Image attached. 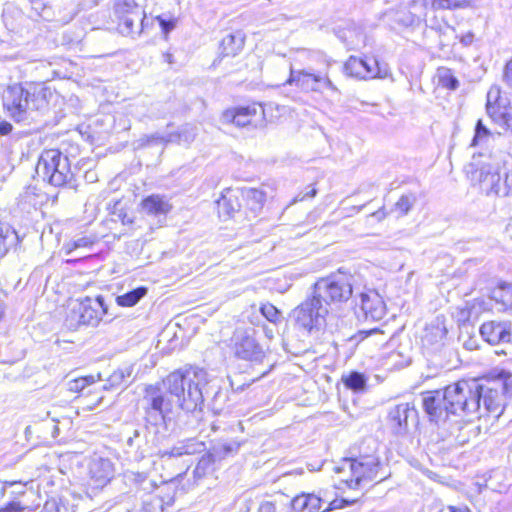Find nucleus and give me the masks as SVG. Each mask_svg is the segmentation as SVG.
I'll return each mask as SVG.
<instances>
[{"instance_id": "nucleus-45", "label": "nucleus", "mask_w": 512, "mask_h": 512, "mask_svg": "<svg viewBox=\"0 0 512 512\" xmlns=\"http://www.w3.org/2000/svg\"><path fill=\"white\" fill-rule=\"evenodd\" d=\"M502 105L500 101V88L498 86H492L487 93L486 111L488 112L489 106Z\"/></svg>"}, {"instance_id": "nucleus-48", "label": "nucleus", "mask_w": 512, "mask_h": 512, "mask_svg": "<svg viewBox=\"0 0 512 512\" xmlns=\"http://www.w3.org/2000/svg\"><path fill=\"white\" fill-rule=\"evenodd\" d=\"M125 478L137 485H143L147 480V474L144 472L127 471L125 473Z\"/></svg>"}, {"instance_id": "nucleus-55", "label": "nucleus", "mask_w": 512, "mask_h": 512, "mask_svg": "<svg viewBox=\"0 0 512 512\" xmlns=\"http://www.w3.org/2000/svg\"><path fill=\"white\" fill-rule=\"evenodd\" d=\"M12 131V125L9 122H0V135H8Z\"/></svg>"}, {"instance_id": "nucleus-35", "label": "nucleus", "mask_w": 512, "mask_h": 512, "mask_svg": "<svg viewBox=\"0 0 512 512\" xmlns=\"http://www.w3.org/2000/svg\"><path fill=\"white\" fill-rule=\"evenodd\" d=\"M114 11L118 18L125 17L129 14H135L142 11L141 8L135 3L134 0H115Z\"/></svg>"}, {"instance_id": "nucleus-17", "label": "nucleus", "mask_w": 512, "mask_h": 512, "mask_svg": "<svg viewBox=\"0 0 512 512\" xmlns=\"http://www.w3.org/2000/svg\"><path fill=\"white\" fill-rule=\"evenodd\" d=\"M196 135L197 128L191 124H185L177 132H171L165 135H161L158 133L146 135L139 140V146H144L151 142L177 143L188 146L195 140Z\"/></svg>"}, {"instance_id": "nucleus-16", "label": "nucleus", "mask_w": 512, "mask_h": 512, "mask_svg": "<svg viewBox=\"0 0 512 512\" xmlns=\"http://www.w3.org/2000/svg\"><path fill=\"white\" fill-rule=\"evenodd\" d=\"M358 317L368 321H379L386 314L385 303L378 292L368 290L359 294Z\"/></svg>"}, {"instance_id": "nucleus-56", "label": "nucleus", "mask_w": 512, "mask_h": 512, "mask_svg": "<svg viewBox=\"0 0 512 512\" xmlns=\"http://www.w3.org/2000/svg\"><path fill=\"white\" fill-rule=\"evenodd\" d=\"M437 512H470V510L467 507H454L449 506L447 509H439Z\"/></svg>"}, {"instance_id": "nucleus-37", "label": "nucleus", "mask_w": 512, "mask_h": 512, "mask_svg": "<svg viewBox=\"0 0 512 512\" xmlns=\"http://www.w3.org/2000/svg\"><path fill=\"white\" fill-rule=\"evenodd\" d=\"M345 386L355 392L363 391L366 387L367 379L360 372H351L348 376L343 377Z\"/></svg>"}, {"instance_id": "nucleus-42", "label": "nucleus", "mask_w": 512, "mask_h": 512, "mask_svg": "<svg viewBox=\"0 0 512 512\" xmlns=\"http://www.w3.org/2000/svg\"><path fill=\"white\" fill-rule=\"evenodd\" d=\"M415 202L416 197L413 194L402 195L396 202L395 207L402 215H406Z\"/></svg>"}, {"instance_id": "nucleus-43", "label": "nucleus", "mask_w": 512, "mask_h": 512, "mask_svg": "<svg viewBox=\"0 0 512 512\" xmlns=\"http://www.w3.org/2000/svg\"><path fill=\"white\" fill-rule=\"evenodd\" d=\"M93 240L88 237H82L72 242L65 244L64 249L66 255H70L72 252L77 250L78 248H89L93 245Z\"/></svg>"}, {"instance_id": "nucleus-44", "label": "nucleus", "mask_w": 512, "mask_h": 512, "mask_svg": "<svg viewBox=\"0 0 512 512\" xmlns=\"http://www.w3.org/2000/svg\"><path fill=\"white\" fill-rule=\"evenodd\" d=\"M489 135L490 131L488 130V128L483 124L482 120H478L475 127V135L472 140V145H478L480 142L487 139Z\"/></svg>"}, {"instance_id": "nucleus-18", "label": "nucleus", "mask_w": 512, "mask_h": 512, "mask_svg": "<svg viewBox=\"0 0 512 512\" xmlns=\"http://www.w3.org/2000/svg\"><path fill=\"white\" fill-rule=\"evenodd\" d=\"M234 349L236 356L244 360L260 362L265 356L262 346L247 333H238L235 336Z\"/></svg>"}, {"instance_id": "nucleus-51", "label": "nucleus", "mask_w": 512, "mask_h": 512, "mask_svg": "<svg viewBox=\"0 0 512 512\" xmlns=\"http://www.w3.org/2000/svg\"><path fill=\"white\" fill-rule=\"evenodd\" d=\"M24 507L17 501H12L0 509V512H22Z\"/></svg>"}, {"instance_id": "nucleus-41", "label": "nucleus", "mask_w": 512, "mask_h": 512, "mask_svg": "<svg viewBox=\"0 0 512 512\" xmlns=\"http://www.w3.org/2000/svg\"><path fill=\"white\" fill-rule=\"evenodd\" d=\"M95 382L94 376L80 377L69 381L68 387L72 392H81Z\"/></svg>"}, {"instance_id": "nucleus-12", "label": "nucleus", "mask_w": 512, "mask_h": 512, "mask_svg": "<svg viewBox=\"0 0 512 512\" xmlns=\"http://www.w3.org/2000/svg\"><path fill=\"white\" fill-rule=\"evenodd\" d=\"M223 119L227 122H233L239 127L251 126L258 129L264 128L266 125L265 110L261 104L256 103L226 110L223 113Z\"/></svg>"}, {"instance_id": "nucleus-61", "label": "nucleus", "mask_w": 512, "mask_h": 512, "mask_svg": "<svg viewBox=\"0 0 512 512\" xmlns=\"http://www.w3.org/2000/svg\"><path fill=\"white\" fill-rule=\"evenodd\" d=\"M506 233L509 236V238L512 239V219L509 221V223L506 226Z\"/></svg>"}, {"instance_id": "nucleus-10", "label": "nucleus", "mask_w": 512, "mask_h": 512, "mask_svg": "<svg viewBox=\"0 0 512 512\" xmlns=\"http://www.w3.org/2000/svg\"><path fill=\"white\" fill-rule=\"evenodd\" d=\"M324 66V69L318 70L312 67L295 70L291 67L287 83L294 84L306 92H320L322 88L337 91V87L328 76V63L325 62Z\"/></svg>"}, {"instance_id": "nucleus-22", "label": "nucleus", "mask_w": 512, "mask_h": 512, "mask_svg": "<svg viewBox=\"0 0 512 512\" xmlns=\"http://www.w3.org/2000/svg\"><path fill=\"white\" fill-rule=\"evenodd\" d=\"M90 475L97 486H104L113 476L112 463L108 459H95L90 464Z\"/></svg>"}, {"instance_id": "nucleus-58", "label": "nucleus", "mask_w": 512, "mask_h": 512, "mask_svg": "<svg viewBox=\"0 0 512 512\" xmlns=\"http://www.w3.org/2000/svg\"><path fill=\"white\" fill-rule=\"evenodd\" d=\"M443 421L444 425L446 426V429L449 432V435L451 436V431H454V423H450L449 421H447V418H445ZM455 433H458V430H455Z\"/></svg>"}, {"instance_id": "nucleus-40", "label": "nucleus", "mask_w": 512, "mask_h": 512, "mask_svg": "<svg viewBox=\"0 0 512 512\" xmlns=\"http://www.w3.org/2000/svg\"><path fill=\"white\" fill-rule=\"evenodd\" d=\"M260 311L262 315L272 323H278L279 321H281V312L270 303L263 304L260 308Z\"/></svg>"}, {"instance_id": "nucleus-20", "label": "nucleus", "mask_w": 512, "mask_h": 512, "mask_svg": "<svg viewBox=\"0 0 512 512\" xmlns=\"http://www.w3.org/2000/svg\"><path fill=\"white\" fill-rule=\"evenodd\" d=\"M205 449L204 443L194 438L178 442L170 449H159L158 455L161 458L181 457L183 455H193L200 453Z\"/></svg>"}, {"instance_id": "nucleus-49", "label": "nucleus", "mask_w": 512, "mask_h": 512, "mask_svg": "<svg viewBox=\"0 0 512 512\" xmlns=\"http://www.w3.org/2000/svg\"><path fill=\"white\" fill-rule=\"evenodd\" d=\"M503 81L508 87L512 88V59L504 67Z\"/></svg>"}, {"instance_id": "nucleus-28", "label": "nucleus", "mask_w": 512, "mask_h": 512, "mask_svg": "<svg viewBox=\"0 0 512 512\" xmlns=\"http://www.w3.org/2000/svg\"><path fill=\"white\" fill-rule=\"evenodd\" d=\"M240 204L237 196L233 195L231 191L223 194L217 201V209L220 217L230 218L235 212L239 211Z\"/></svg>"}, {"instance_id": "nucleus-29", "label": "nucleus", "mask_w": 512, "mask_h": 512, "mask_svg": "<svg viewBox=\"0 0 512 512\" xmlns=\"http://www.w3.org/2000/svg\"><path fill=\"white\" fill-rule=\"evenodd\" d=\"M132 374L131 367H124L115 370L102 386L104 390L117 389L127 382Z\"/></svg>"}, {"instance_id": "nucleus-50", "label": "nucleus", "mask_w": 512, "mask_h": 512, "mask_svg": "<svg viewBox=\"0 0 512 512\" xmlns=\"http://www.w3.org/2000/svg\"><path fill=\"white\" fill-rule=\"evenodd\" d=\"M158 21H159V24L163 30L164 33H169L171 30L174 29L175 27V20L173 19H170V20H166L162 17H157Z\"/></svg>"}, {"instance_id": "nucleus-4", "label": "nucleus", "mask_w": 512, "mask_h": 512, "mask_svg": "<svg viewBox=\"0 0 512 512\" xmlns=\"http://www.w3.org/2000/svg\"><path fill=\"white\" fill-rule=\"evenodd\" d=\"M36 173L54 187H76L69 158L58 149H48L41 153Z\"/></svg>"}, {"instance_id": "nucleus-19", "label": "nucleus", "mask_w": 512, "mask_h": 512, "mask_svg": "<svg viewBox=\"0 0 512 512\" xmlns=\"http://www.w3.org/2000/svg\"><path fill=\"white\" fill-rule=\"evenodd\" d=\"M510 322L503 321H489L485 322L480 327V334L482 338L492 344L497 345L505 342H509V326Z\"/></svg>"}, {"instance_id": "nucleus-47", "label": "nucleus", "mask_w": 512, "mask_h": 512, "mask_svg": "<svg viewBox=\"0 0 512 512\" xmlns=\"http://www.w3.org/2000/svg\"><path fill=\"white\" fill-rule=\"evenodd\" d=\"M440 82L442 86L450 90H456L459 85L457 78L451 75L448 71L440 77Z\"/></svg>"}, {"instance_id": "nucleus-60", "label": "nucleus", "mask_w": 512, "mask_h": 512, "mask_svg": "<svg viewBox=\"0 0 512 512\" xmlns=\"http://www.w3.org/2000/svg\"><path fill=\"white\" fill-rule=\"evenodd\" d=\"M339 475V482L340 483H344L345 482L343 480H341V478H350L351 477V473L349 471H346L344 473H337Z\"/></svg>"}, {"instance_id": "nucleus-64", "label": "nucleus", "mask_w": 512, "mask_h": 512, "mask_svg": "<svg viewBox=\"0 0 512 512\" xmlns=\"http://www.w3.org/2000/svg\"><path fill=\"white\" fill-rule=\"evenodd\" d=\"M509 334H510V335H509V336H510V337H509L510 339H509V342H508V343H512V325H511V324H510V326H509Z\"/></svg>"}, {"instance_id": "nucleus-3", "label": "nucleus", "mask_w": 512, "mask_h": 512, "mask_svg": "<svg viewBox=\"0 0 512 512\" xmlns=\"http://www.w3.org/2000/svg\"><path fill=\"white\" fill-rule=\"evenodd\" d=\"M53 93L43 83H29L26 86H9L3 95V106L8 116L16 122L34 119V113L44 111Z\"/></svg>"}, {"instance_id": "nucleus-53", "label": "nucleus", "mask_w": 512, "mask_h": 512, "mask_svg": "<svg viewBox=\"0 0 512 512\" xmlns=\"http://www.w3.org/2000/svg\"><path fill=\"white\" fill-rule=\"evenodd\" d=\"M276 504L272 501H264L260 504L258 512H277Z\"/></svg>"}, {"instance_id": "nucleus-54", "label": "nucleus", "mask_w": 512, "mask_h": 512, "mask_svg": "<svg viewBox=\"0 0 512 512\" xmlns=\"http://www.w3.org/2000/svg\"><path fill=\"white\" fill-rule=\"evenodd\" d=\"M226 398V394L221 392V391H218L215 393V396L213 398V401H212V409L215 413H220L222 410H223V407H220L217 405V402L220 400V399H225Z\"/></svg>"}, {"instance_id": "nucleus-57", "label": "nucleus", "mask_w": 512, "mask_h": 512, "mask_svg": "<svg viewBox=\"0 0 512 512\" xmlns=\"http://www.w3.org/2000/svg\"><path fill=\"white\" fill-rule=\"evenodd\" d=\"M474 35L472 32H468L467 34L463 35L460 38V42L465 45L469 46L473 42Z\"/></svg>"}, {"instance_id": "nucleus-30", "label": "nucleus", "mask_w": 512, "mask_h": 512, "mask_svg": "<svg viewBox=\"0 0 512 512\" xmlns=\"http://www.w3.org/2000/svg\"><path fill=\"white\" fill-rule=\"evenodd\" d=\"M240 446L241 443L236 440L229 442H219L213 446L211 453L215 459H222L227 456L236 454Z\"/></svg>"}, {"instance_id": "nucleus-59", "label": "nucleus", "mask_w": 512, "mask_h": 512, "mask_svg": "<svg viewBox=\"0 0 512 512\" xmlns=\"http://www.w3.org/2000/svg\"><path fill=\"white\" fill-rule=\"evenodd\" d=\"M15 484H18L21 488V490L18 491L19 494H24L25 493V490H24V487L25 485L24 484H21V483H16V482H5V486H12V485H15Z\"/></svg>"}, {"instance_id": "nucleus-26", "label": "nucleus", "mask_w": 512, "mask_h": 512, "mask_svg": "<svg viewBox=\"0 0 512 512\" xmlns=\"http://www.w3.org/2000/svg\"><path fill=\"white\" fill-rule=\"evenodd\" d=\"M244 46V36L241 32L226 35L220 44L224 56H235Z\"/></svg>"}, {"instance_id": "nucleus-36", "label": "nucleus", "mask_w": 512, "mask_h": 512, "mask_svg": "<svg viewBox=\"0 0 512 512\" xmlns=\"http://www.w3.org/2000/svg\"><path fill=\"white\" fill-rule=\"evenodd\" d=\"M215 461L216 459L211 452L203 455L194 469V477L196 479L205 477L209 472L212 471V466Z\"/></svg>"}, {"instance_id": "nucleus-24", "label": "nucleus", "mask_w": 512, "mask_h": 512, "mask_svg": "<svg viewBox=\"0 0 512 512\" xmlns=\"http://www.w3.org/2000/svg\"><path fill=\"white\" fill-rule=\"evenodd\" d=\"M489 117L505 130L512 129V106L498 105L488 107Z\"/></svg>"}, {"instance_id": "nucleus-7", "label": "nucleus", "mask_w": 512, "mask_h": 512, "mask_svg": "<svg viewBox=\"0 0 512 512\" xmlns=\"http://www.w3.org/2000/svg\"><path fill=\"white\" fill-rule=\"evenodd\" d=\"M381 464L374 455L361 456L357 459L345 458L334 467L335 473L349 471L350 478H341L347 487L355 489L364 481L376 480L379 476Z\"/></svg>"}, {"instance_id": "nucleus-52", "label": "nucleus", "mask_w": 512, "mask_h": 512, "mask_svg": "<svg viewBox=\"0 0 512 512\" xmlns=\"http://www.w3.org/2000/svg\"><path fill=\"white\" fill-rule=\"evenodd\" d=\"M305 193H299L295 198L294 202L303 201L307 198H313L317 194V190L314 187H308Z\"/></svg>"}, {"instance_id": "nucleus-8", "label": "nucleus", "mask_w": 512, "mask_h": 512, "mask_svg": "<svg viewBox=\"0 0 512 512\" xmlns=\"http://www.w3.org/2000/svg\"><path fill=\"white\" fill-rule=\"evenodd\" d=\"M107 311L108 307L103 296L86 297L73 305L66 322L71 328H76L79 325L95 327L101 321L102 316L107 314Z\"/></svg>"}, {"instance_id": "nucleus-6", "label": "nucleus", "mask_w": 512, "mask_h": 512, "mask_svg": "<svg viewBox=\"0 0 512 512\" xmlns=\"http://www.w3.org/2000/svg\"><path fill=\"white\" fill-rule=\"evenodd\" d=\"M145 406L146 427L150 431L154 429L156 435L160 434L161 429L167 430V421L170 420L172 412V400L167 398L162 391L155 386H148L145 389L143 398Z\"/></svg>"}, {"instance_id": "nucleus-2", "label": "nucleus", "mask_w": 512, "mask_h": 512, "mask_svg": "<svg viewBox=\"0 0 512 512\" xmlns=\"http://www.w3.org/2000/svg\"><path fill=\"white\" fill-rule=\"evenodd\" d=\"M208 382L206 370L189 366L170 373L163 380V385L172 406L175 404L186 412H194L204 403L203 388Z\"/></svg>"}, {"instance_id": "nucleus-31", "label": "nucleus", "mask_w": 512, "mask_h": 512, "mask_svg": "<svg viewBox=\"0 0 512 512\" xmlns=\"http://www.w3.org/2000/svg\"><path fill=\"white\" fill-rule=\"evenodd\" d=\"M147 293V288L138 287L134 290H131L123 295H119L116 297V302L119 306L122 307H132L136 305L141 298H143Z\"/></svg>"}, {"instance_id": "nucleus-32", "label": "nucleus", "mask_w": 512, "mask_h": 512, "mask_svg": "<svg viewBox=\"0 0 512 512\" xmlns=\"http://www.w3.org/2000/svg\"><path fill=\"white\" fill-rule=\"evenodd\" d=\"M143 22V11L135 14H129L119 19V27L122 33L131 34L135 32V29L142 26Z\"/></svg>"}, {"instance_id": "nucleus-13", "label": "nucleus", "mask_w": 512, "mask_h": 512, "mask_svg": "<svg viewBox=\"0 0 512 512\" xmlns=\"http://www.w3.org/2000/svg\"><path fill=\"white\" fill-rule=\"evenodd\" d=\"M344 71L347 75L359 79L384 78L387 75L386 67H382L373 57L350 56L344 64Z\"/></svg>"}, {"instance_id": "nucleus-11", "label": "nucleus", "mask_w": 512, "mask_h": 512, "mask_svg": "<svg viewBox=\"0 0 512 512\" xmlns=\"http://www.w3.org/2000/svg\"><path fill=\"white\" fill-rule=\"evenodd\" d=\"M397 2L394 20L405 27L419 25L426 19L427 10L431 9V0H397Z\"/></svg>"}, {"instance_id": "nucleus-46", "label": "nucleus", "mask_w": 512, "mask_h": 512, "mask_svg": "<svg viewBox=\"0 0 512 512\" xmlns=\"http://www.w3.org/2000/svg\"><path fill=\"white\" fill-rule=\"evenodd\" d=\"M141 512H162L161 501L158 498H151L143 503Z\"/></svg>"}, {"instance_id": "nucleus-23", "label": "nucleus", "mask_w": 512, "mask_h": 512, "mask_svg": "<svg viewBox=\"0 0 512 512\" xmlns=\"http://www.w3.org/2000/svg\"><path fill=\"white\" fill-rule=\"evenodd\" d=\"M322 499L314 494H302L291 501V508L295 512H319Z\"/></svg>"}, {"instance_id": "nucleus-38", "label": "nucleus", "mask_w": 512, "mask_h": 512, "mask_svg": "<svg viewBox=\"0 0 512 512\" xmlns=\"http://www.w3.org/2000/svg\"><path fill=\"white\" fill-rule=\"evenodd\" d=\"M445 336V330L439 326H433L425 330V334L422 336L423 345H435L439 344Z\"/></svg>"}, {"instance_id": "nucleus-5", "label": "nucleus", "mask_w": 512, "mask_h": 512, "mask_svg": "<svg viewBox=\"0 0 512 512\" xmlns=\"http://www.w3.org/2000/svg\"><path fill=\"white\" fill-rule=\"evenodd\" d=\"M446 415L463 412L472 415L480 412L482 407L477 402V380H461L443 389Z\"/></svg>"}, {"instance_id": "nucleus-14", "label": "nucleus", "mask_w": 512, "mask_h": 512, "mask_svg": "<svg viewBox=\"0 0 512 512\" xmlns=\"http://www.w3.org/2000/svg\"><path fill=\"white\" fill-rule=\"evenodd\" d=\"M503 174L507 176L506 172ZM507 179L508 177L502 181V173L498 164H484L478 172L480 188L487 195L494 194L506 196L509 192Z\"/></svg>"}, {"instance_id": "nucleus-15", "label": "nucleus", "mask_w": 512, "mask_h": 512, "mask_svg": "<svg viewBox=\"0 0 512 512\" xmlns=\"http://www.w3.org/2000/svg\"><path fill=\"white\" fill-rule=\"evenodd\" d=\"M417 421V410L408 402L397 404L389 409L387 425L395 435H405L409 424Z\"/></svg>"}, {"instance_id": "nucleus-25", "label": "nucleus", "mask_w": 512, "mask_h": 512, "mask_svg": "<svg viewBox=\"0 0 512 512\" xmlns=\"http://www.w3.org/2000/svg\"><path fill=\"white\" fill-rule=\"evenodd\" d=\"M492 299L499 306L497 309L503 312L512 313V285L501 284L492 291Z\"/></svg>"}, {"instance_id": "nucleus-21", "label": "nucleus", "mask_w": 512, "mask_h": 512, "mask_svg": "<svg viewBox=\"0 0 512 512\" xmlns=\"http://www.w3.org/2000/svg\"><path fill=\"white\" fill-rule=\"evenodd\" d=\"M443 390H436L429 393L423 399V407L425 412L430 416V419L439 422L448 418L444 409L445 399Z\"/></svg>"}, {"instance_id": "nucleus-39", "label": "nucleus", "mask_w": 512, "mask_h": 512, "mask_svg": "<svg viewBox=\"0 0 512 512\" xmlns=\"http://www.w3.org/2000/svg\"><path fill=\"white\" fill-rule=\"evenodd\" d=\"M468 6V0H431L432 10H454Z\"/></svg>"}, {"instance_id": "nucleus-63", "label": "nucleus", "mask_w": 512, "mask_h": 512, "mask_svg": "<svg viewBox=\"0 0 512 512\" xmlns=\"http://www.w3.org/2000/svg\"><path fill=\"white\" fill-rule=\"evenodd\" d=\"M165 57H166V61H167L168 63H170V64H171V63L173 62V57H172V55H171V54H166V55H165Z\"/></svg>"}, {"instance_id": "nucleus-1", "label": "nucleus", "mask_w": 512, "mask_h": 512, "mask_svg": "<svg viewBox=\"0 0 512 512\" xmlns=\"http://www.w3.org/2000/svg\"><path fill=\"white\" fill-rule=\"evenodd\" d=\"M351 274L338 271L320 278L313 286V294L293 310L296 322L308 332L320 329L326 321L332 304L346 302L353 293Z\"/></svg>"}, {"instance_id": "nucleus-27", "label": "nucleus", "mask_w": 512, "mask_h": 512, "mask_svg": "<svg viewBox=\"0 0 512 512\" xmlns=\"http://www.w3.org/2000/svg\"><path fill=\"white\" fill-rule=\"evenodd\" d=\"M142 210L150 215L166 214L170 205L159 195H151L145 198L142 203Z\"/></svg>"}, {"instance_id": "nucleus-9", "label": "nucleus", "mask_w": 512, "mask_h": 512, "mask_svg": "<svg viewBox=\"0 0 512 512\" xmlns=\"http://www.w3.org/2000/svg\"><path fill=\"white\" fill-rule=\"evenodd\" d=\"M504 381L499 380L486 381L480 383L477 381V402L483 404V409L488 414L499 417L504 407V392L507 387V381L512 376L509 372L502 371L499 375Z\"/></svg>"}, {"instance_id": "nucleus-33", "label": "nucleus", "mask_w": 512, "mask_h": 512, "mask_svg": "<svg viewBox=\"0 0 512 512\" xmlns=\"http://www.w3.org/2000/svg\"><path fill=\"white\" fill-rule=\"evenodd\" d=\"M243 197L252 211H258L265 202V193L256 188H248L243 191Z\"/></svg>"}, {"instance_id": "nucleus-34", "label": "nucleus", "mask_w": 512, "mask_h": 512, "mask_svg": "<svg viewBox=\"0 0 512 512\" xmlns=\"http://www.w3.org/2000/svg\"><path fill=\"white\" fill-rule=\"evenodd\" d=\"M454 430H458V433L451 431V437L457 445L466 444L473 433L470 423H463L461 421L454 422Z\"/></svg>"}, {"instance_id": "nucleus-62", "label": "nucleus", "mask_w": 512, "mask_h": 512, "mask_svg": "<svg viewBox=\"0 0 512 512\" xmlns=\"http://www.w3.org/2000/svg\"><path fill=\"white\" fill-rule=\"evenodd\" d=\"M337 500H334L332 502L329 503V509H336V508H340L342 507V505L340 504H337Z\"/></svg>"}]
</instances>
